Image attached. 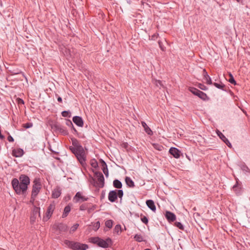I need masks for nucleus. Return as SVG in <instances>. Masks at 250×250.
<instances>
[{"instance_id":"obj_1","label":"nucleus","mask_w":250,"mask_h":250,"mask_svg":"<svg viewBox=\"0 0 250 250\" xmlns=\"http://www.w3.org/2000/svg\"><path fill=\"white\" fill-rule=\"evenodd\" d=\"M30 184V179L27 175L22 174L19 177V180L14 178L11 182L13 189L18 194H24Z\"/></svg>"},{"instance_id":"obj_2","label":"nucleus","mask_w":250,"mask_h":250,"mask_svg":"<svg viewBox=\"0 0 250 250\" xmlns=\"http://www.w3.org/2000/svg\"><path fill=\"white\" fill-rule=\"evenodd\" d=\"M73 146H70V150L75 154L78 160L82 166L85 164L86 155L83 147L80 145L77 139H71Z\"/></svg>"},{"instance_id":"obj_3","label":"nucleus","mask_w":250,"mask_h":250,"mask_svg":"<svg viewBox=\"0 0 250 250\" xmlns=\"http://www.w3.org/2000/svg\"><path fill=\"white\" fill-rule=\"evenodd\" d=\"M89 242L103 248H108L112 244V240L110 238L104 240L98 237H93L90 238Z\"/></svg>"},{"instance_id":"obj_4","label":"nucleus","mask_w":250,"mask_h":250,"mask_svg":"<svg viewBox=\"0 0 250 250\" xmlns=\"http://www.w3.org/2000/svg\"><path fill=\"white\" fill-rule=\"evenodd\" d=\"M64 243L68 248L73 250H86L88 249V245L86 244H81L79 242L71 241L65 240Z\"/></svg>"},{"instance_id":"obj_5","label":"nucleus","mask_w":250,"mask_h":250,"mask_svg":"<svg viewBox=\"0 0 250 250\" xmlns=\"http://www.w3.org/2000/svg\"><path fill=\"white\" fill-rule=\"evenodd\" d=\"M42 188V185L40 178H35L33 181L31 194L33 196H37L40 191Z\"/></svg>"},{"instance_id":"obj_6","label":"nucleus","mask_w":250,"mask_h":250,"mask_svg":"<svg viewBox=\"0 0 250 250\" xmlns=\"http://www.w3.org/2000/svg\"><path fill=\"white\" fill-rule=\"evenodd\" d=\"M189 90L194 95L197 96L201 99L206 101L208 99L207 94L195 87H189Z\"/></svg>"},{"instance_id":"obj_7","label":"nucleus","mask_w":250,"mask_h":250,"mask_svg":"<svg viewBox=\"0 0 250 250\" xmlns=\"http://www.w3.org/2000/svg\"><path fill=\"white\" fill-rule=\"evenodd\" d=\"M40 208L37 207H34L30 217V222L32 224H33L35 222L38 216L40 217Z\"/></svg>"},{"instance_id":"obj_8","label":"nucleus","mask_w":250,"mask_h":250,"mask_svg":"<svg viewBox=\"0 0 250 250\" xmlns=\"http://www.w3.org/2000/svg\"><path fill=\"white\" fill-rule=\"evenodd\" d=\"M52 128L54 130L59 131L64 135L68 134V132L66 129L62 125L59 124H55L52 125Z\"/></svg>"},{"instance_id":"obj_9","label":"nucleus","mask_w":250,"mask_h":250,"mask_svg":"<svg viewBox=\"0 0 250 250\" xmlns=\"http://www.w3.org/2000/svg\"><path fill=\"white\" fill-rule=\"evenodd\" d=\"M55 208V205L54 203L50 204L47 208L45 213V217H44L43 219L44 220L45 218H46V220L49 219L51 217Z\"/></svg>"},{"instance_id":"obj_10","label":"nucleus","mask_w":250,"mask_h":250,"mask_svg":"<svg viewBox=\"0 0 250 250\" xmlns=\"http://www.w3.org/2000/svg\"><path fill=\"white\" fill-rule=\"evenodd\" d=\"M232 189L236 195H240L241 194L242 192V186L239 183L237 178L236 179V184L233 186Z\"/></svg>"},{"instance_id":"obj_11","label":"nucleus","mask_w":250,"mask_h":250,"mask_svg":"<svg viewBox=\"0 0 250 250\" xmlns=\"http://www.w3.org/2000/svg\"><path fill=\"white\" fill-rule=\"evenodd\" d=\"M169 153L175 158H179L181 155L180 151L177 148L171 147L169 150Z\"/></svg>"},{"instance_id":"obj_12","label":"nucleus","mask_w":250,"mask_h":250,"mask_svg":"<svg viewBox=\"0 0 250 250\" xmlns=\"http://www.w3.org/2000/svg\"><path fill=\"white\" fill-rule=\"evenodd\" d=\"M108 198L111 202H115L117 199V190L110 191L108 193Z\"/></svg>"},{"instance_id":"obj_13","label":"nucleus","mask_w":250,"mask_h":250,"mask_svg":"<svg viewBox=\"0 0 250 250\" xmlns=\"http://www.w3.org/2000/svg\"><path fill=\"white\" fill-rule=\"evenodd\" d=\"M217 134L219 138L230 148L232 147L231 143L224 135L220 131L218 130Z\"/></svg>"},{"instance_id":"obj_14","label":"nucleus","mask_w":250,"mask_h":250,"mask_svg":"<svg viewBox=\"0 0 250 250\" xmlns=\"http://www.w3.org/2000/svg\"><path fill=\"white\" fill-rule=\"evenodd\" d=\"M88 198L83 196L80 192H78L74 197L73 200L76 202H79L80 200L82 201H87Z\"/></svg>"},{"instance_id":"obj_15","label":"nucleus","mask_w":250,"mask_h":250,"mask_svg":"<svg viewBox=\"0 0 250 250\" xmlns=\"http://www.w3.org/2000/svg\"><path fill=\"white\" fill-rule=\"evenodd\" d=\"M165 217L169 222H174L176 220V215L173 212L166 211Z\"/></svg>"},{"instance_id":"obj_16","label":"nucleus","mask_w":250,"mask_h":250,"mask_svg":"<svg viewBox=\"0 0 250 250\" xmlns=\"http://www.w3.org/2000/svg\"><path fill=\"white\" fill-rule=\"evenodd\" d=\"M73 122L78 126L83 127V121L81 117L76 116L73 117Z\"/></svg>"},{"instance_id":"obj_17","label":"nucleus","mask_w":250,"mask_h":250,"mask_svg":"<svg viewBox=\"0 0 250 250\" xmlns=\"http://www.w3.org/2000/svg\"><path fill=\"white\" fill-rule=\"evenodd\" d=\"M96 175L97 176V177L98 178V180L100 183L99 187L100 188H103L104 186V177L103 174L101 172H97L96 173Z\"/></svg>"},{"instance_id":"obj_18","label":"nucleus","mask_w":250,"mask_h":250,"mask_svg":"<svg viewBox=\"0 0 250 250\" xmlns=\"http://www.w3.org/2000/svg\"><path fill=\"white\" fill-rule=\"evenodd\" d=\"M100 161L101 163L102 169L104 173L105 174V175L106 177H108V170L107 166L106 163L103 159H100Z\"/></svg>"},{"instance_id":"obj_19","label":"nucleus","mask_w":250,"mask_h":250,"mask_svg":"<svg viewBox=\"0 0 250 250\" xmlns=\"http://www.w3.org/2000/svg\"><path fill=\"white\" fill-rule=\"evenodd\" d=\"M24 154V151L21 148L14 149L12 151V154L16 157H21Z\"/></svg>"},{"instance_id":"obj_20","label":"nucleus","mask_w":250,"mask_h":250,"mask_svg":"<svg viewBox=\"0 0 250 250\" xmlns=\"http://www.w3.org/2000/svg\"><path fill=\"white\" fill-rule=\"evenodd\" d=\"M61 194V189L60 187H57L53 189L52 197L53 198H58Z\"/></svg>"},{"instance_id":"obj_21","label":"nucleus","mask_w":250,"mask_h":250,"mask_svg":"<svg viewBox=\"0 0 250 250\" xmlns=\"http://www.w3.org/2000/svg\"><path fill=\"white\" fill-rule=\"evenodd\" d=\"M146 204L148 208H149L152 211L155 212L156 210V206L154 202L152 200H147L146 201Z\"/></svg>"},{"instance_id":"obj_22","label":"nucleus","mask_w":250,"mask_h":250,"mask_svg":"<svg viewBox=\"0 0 250 250\" xmlns=\"http://www.w3.org/2000/svg\"><path fill=\"white\" fill-rule=\"evenodd\" d=\"M204 75V78L205 80L206 81V83L208 84H212L211 78L209 76V75L208 74V73L207 72L206 69L203 70V73Z\"/></svg>"},{"instance_id":"obj_23","label":"nucleus","mask_w":250,"mask_h":250,"mask_svg":"<svg viewBox=\"0 0 250 250\" xmlns=\"http://www.w3.org/2000/svg\"><path fill=\"white\" fill-rule=\"evenodd\" d=\"M141 124L143 127L144 128V130L149 135H151L153 134V132L151 129L146 124L145 122H142Z\"/></svg>"},{"instance_id":"obj_24","label":"nucleus","mask_w":250,"mask_h":250,"mask_svg":"<svg viewBox=\"0 0 250 250\" xmlns=\"http://www.w3.org/2000/svg\"><path fill=\"white\" fill-rule=\"evenodd\" d=\"M126 185L130 188H133L135 186L134 182L128 177H126L125 179Z\"/></svg>"},{"instance_id":"obj_25","label":"nucleus","mask_w":250,"mask_h":250,"mask_svg":"<svg viewBox=\"0 0 250 250\" xmlns=\"http://www.w3.org/2000/svg\"><path fill=\"white\" fill-rule=\"evenodd\" d=\"M70 210H71V206L69 205L66 206L64 208V211L62 215V218L66 217L67 216L68 214L70 212Z\"/></svg>"},{"instance_id":"obj_26","label":"nucleus","mask_w":250,"mask_h":250,"mask_svg":"<svg viewBox=\"0 0 250 250\" xmlns=\"http://www.w3.org/2000/svg\"><path fill=\"white\" fill-rule=\"evenodd\" d=\"M113 185L114 188H121L122 187V184L120 181L115 179L113 181Z\"/></svg>"},{"instance_id":"obj_27","label":"nucleus","mask_w":250,"mask_h":250,"mask_svg":"<svg viewBox=\"0 0 250 250\" xmlns=\"http://www.w3.org/2000/svg\"><path fill=\"white\" fill-rule=\"evenodd\" d=\"M212 84L217 88L224 90V88L225 87V85L224 84H223L222 83H212Z\"/></svg>"},{"instance_id":"obj_28","label":"nucleus","mask_w":250,"mask_h":250,"mask_svg":"<svg viewBox=\"0 0 250 250\" xmlns=\"http://www.w3.org/2000/svg\"><path fill=\"white\" fill-rule=\"evenodd\" d=\"M134 239L139 242H141L144 241L143 237L141 234H136L134 237Z\"/></svg>"},{"instance_id":"obj_29","label":"nucleus","mask_w":250,"mask_h":250,"mask_svg":"<svg viewBox=\"0 0 250 250\" xmlns=\"http://www.w3.org/2000/svg\"><path fill=\"white\" fill-rule=\"evenodd\" d=\"M90 205V204L89 203L83 204L80 207V210H87L88 206Z\"/></svg>"},{"instance_id":"obj_30","label":"nucleus","mask_w":250,"mask_h":250,"mask_svg":"<svg viewBox=\"0 0 250 250\" xmlns=\"http://www.w3.org/2000/svg\"><path fill=\"white\" fill-rule=\"evenodd\" d=\"M105 225L108 229H111L112 227L113 221L111 220H108L105 221Z\"/></svg>"},{"instance_id":"obj_31","label":"nucleus","mask_w":250,"mask_h":250,"mask_svg":"<svg viewBox=\"0 0 250 250\" xmlns=\"http://www.w3.org/2000/svg\"><path fill=\"white\" fill-rule=\"evenodd\" d=\"M229 82L232 83V84H233L234 85H236V83L232 76V75L230 73L229 74Z\"/></svg>"},{"instance_id":"obj_32","label":"nucleus","mask_w":250,"mask_h":250,"mask_svg":"<svg viewBox=\"0 0 250 250\" xmlns=\"http://www.w3.org/2000/svg\"><path fill=\"white\" fill-rule=\"evenodd\" d=\"M58 228L60 231H66L67 229V227L66 225H63V224H60L58 226Z\"/></svg>"},{"instance_id":"obj_33","label":"nucleus","mask_w":250,"mask_h":250,"mask_svg":"<svg viewBox=\"0 0 250 250\" xmlns=\"http://www.w3.org/2000/svg\"><path fill=\"white\" fill-rule=\"evenodd\" d=\"M175 226L182 230H184V227L181 223L179 222H176L175 223Z\"/></svg>"},{"instance_id":"obj_34","label":"nucleus","mask_w":250,"mask_h":250,"mask_svg":"<svg viewBox=\"0 0 250 250\" xmlns=\"http://www.w3.org/2000/svg\"><path fill=\"white\" fill-rule=\"evenodd\" d=\"M90 165L94 168H96L98 166V163L95 159H92L91 160Z\"/></svg>"},{"instance_id":"obj_35","label":"nucleus","mask_w":250,"mask_h":250,"mask_svg":"<svg viewBox=\"0 0 250 250\" xmlns=\"http://www.w3.org/2000/svg\"><path fill=\"white\" fill-rule=\"evenodd\" d=\"M141 220L142 222L146 225H147L148 223V218L146 216H142L141 215Z\"/></svg>"},{"instance_id":"obj_36","label":"nucleus","mask_w":250,"mask_h":250,"mask_svg":"<svg viewBox=\"0 0 250 250\" xmlns=\"http://www.w3.org/2000/svg\"><path fill=\"white\" fill-rule=\"evenodd\" d=\"M117 197H119L120 198L122 199L124 195V192L122 189L117 190Z\"/></svg>"},{"instance_id":"obj_37","label":"nucleus","mask_w":250,"mask_h":250,"mask_svg":"<svg viewBox=\"0 0 250 250\" xmlns=\"http://www.w3.org/2000/svg\"><path fill=\"white\" fill-rule=\"evenodd\" d=\"M100 227V223L99 221H98L96 223H95L93 225V229H94L95 231L98 230L99 228Z\"/></svg>"},{"instance_id":"obj_38","label":"nucleus","mask_w":250,"mask_h":250,"mask_svg":"<svg viewBox=\"0 0 250 250\" xmlns=\"http://www.w3.org/2000/svg\"><path fill=\"white\" fill-rule=\"evenodd\" d=\"M79 227L78 224H74L70 229V232H73L77 229L78 227Z\"/></svg>"},{"instance_id":"obj_39","label":"nucleus","mask_w":250,"mask_h":250,"mask_svg":"<svg viewBox=\"0 0 250 250\" xmlns=\"http://www.w3.org/2000/svg\"><path fill=\"white\" fill-rule=\"evenodd\" d=\"M22 126L25 128H29L33 126V124L32 123H27L23 124Z\"/></svg>"},{"instance_id":"obj_40","label":"nucleus","mask_w":250,"mask_h":250,"mask_svg":"<svg viewBox=\"0 0 250 250\" xmlns=\"http://www.w3.org/2000/svg\"><path fill=\"white\" fill-rule=\"evenodd\" d=\"M241 169L242 170H243V171H245L246 172H249L250 171V169L249 168V167L245 164L243 165L242 166H241Z\"/></svg>"},{"instance_id":"obj_41","label":"nucleus","mask_w":250,"mask_h":250,"mask_svg":"<svg viewBox=\"0 0 250 250\" xmlns=\"http://www.w3.org/2000/svg\"><path fill=\"white\" fill-rule=\"evenodd\" d=\"M69 114L70 112L68 111H63L62 112V115L64 117H69Z\"/></svg>"},{"instance_id":"obj_42","label":"nucleus","mask_w":250,"mask_h":250,"mask_svg":"<svg viewBox=\"0 0 250 250\" xmlns=\"http://www.w3.org/2000/svg\"><path fill=\"white\" fill-rule=\"evenodd\" d=\"M198 87L203 90H206L208 89V88L206 86L201 83L199 84Z\"/></svg>"},{"instance_id":"obj_43","label":"nucleus","mask_w":250,"mask_h":250,"mask_svg":"<svg viewBox=\"0 0 250 250\" xmlns=\"http://www.w3.org/2000/svg\"><path fill=\"white\" fill-rule=\"evenodd\" d=\"M65 124L68 126H69L70 128L71 127H73V124L72 123V122L69 120H66V122H65Z\"/></svg>"},{"instance_id":"obj_44","label":"nucleus","mask_w":250,"mask_h":250,"mask_svg":"<svg viewBox=\"0 0 250 250\" xmlns=\"http://www.w3.org/2000/svg\"><path fill=\"white\" fill-rule=\"evenodd\" d=\"M36 197H37V196H33V194H31V199H30V203L32 205H34V201H35V200L36 199Z\"/></svg>"},{"instance_id":"obj_45","label":"nucleus","mask_w":250,"mask_h":250,"mask_svg":"<svg viewBox=\"0 0 250 250\" xmlns=\"http://www.w3.org/2000/svg\"><path fill=\"white\" fill-rule=\"evenodd\" d=\"M158 36H159L158 33H156L151 36V40L155 41L158 38Z\"/></svg>"},{"instance_id":"obj_46","label":"nucleus","mask_w":250,"mask_h":250,"mask_svg":"<svg viewBox=\"0 0 250 250\" xmlns=\"http://www.w3.org/2000/svg\"><path fill=\"white\" fill-rule=\"evenodd\" d=\"M158 44H159V46L160 48H161V49L162 51H164L165 49V47L163 45L162 42L161 41H158Z\"/></svg>"},{"instance_id":"obj_47","label":"nucleus","mask_w":250,"mask_h":250,"mask_svg":"<svg viewBox=\"0 0 250 250\" xmlns=\"http://www.w3.org/2000/svg\"><path fill=\"white\" fill-rule=\"evenodd\" d=\"M95 208L94 206H92V207H90V206H89L87 210L88 213H90L92 210H94Z\"/></svg>"},{"instance_id":"obj_48","label":"nucleus","mask_w":250,"mask_h":250,"mask_svg":"<svg viewBox=\"0 0 250 250\" xmlns=\"http://www.w3.org/2000/svg\"><path fill=\"white\" fill-rule=\"evenodd\" d=\"M155 84L157 86H163L162 82L160 80H156Z\"/></svg>"},{"instance_id":"obj_49","label":"nucleus","mask_w":250,"mask_h":250,"mask_svg":"<svg viewBox=\"0 0 250 250\" xmlns=\"http://www.w3.org/2000/svg\"><path fill=\"white\" fill-rule=\"evenodd\" d=\"M154 147L156 149L160 150V151L162 150V148H163V146H160L159 145L154 144Z\"/></svg>"},{"instance_id":"obj_50","label":"nucleus","mask_w":250,"mask_h":250,"mask_svg":"<svg viewBox=\"0 0 250 250\" xmlns=\"http://www.w3.org/2000/svg\"><path fill=\"white\" fill-rule=\"evenodd\" d=\"M71 129L72 130V132L74 134H78V131L75 129V128L74 127V125H73V127H71Z\"/></svg>"},{"instance_id":"obj_51","label":"nucleus","mask_w":250,"mask_h":250,"mask_svg":"<svg viewBox=\"0 0 250 250\" xmlns=\"http://www.w3.org/2000/svg\"><path fill=\"white\" fill-rule=\"evenodd\" d=\"M7 140H8V141L9 142H14V139H13V138L11 136H10V135H9V136L8 137V138H7Z\"/></svg>"},{"instance_id":"obj_52","label":"nucleus","mask_w":250,"mask_h":250,"mask_svg":"<svg viewBox=\"0 0 250 250\" xmlns=\"http://www.w3.org/2000/svg\"><path fill=\"white\" fill-rule=\"evenodd\" d=\"M121 226H120V225H116V226H115V229L116 230H117V231H119V230L121 229Z\"/></svg>"},{"instance_id":"obj_53","label":"nucleus","mask_w":250,"mask_h":250,"mask_svg":"<svg viewBox=\"0 0 250 250\" xmlns=\"http://www.w3.org/2000/svg\"><path fill=\"white\" fill-rule=\"evenodd\" d=\"M57 100L59 102L62 103V99L61 97H58Z\"/></svg>"},{"instance_id":"obj_54","label":"nucleus","mask_w":250,"mask_h":250,"mask_svg":"<svg viewBox=\"0 0 250 250\" xmlns=\"http://www.w3.org/2000/svg\"><path fill=\"white\" fill-rule=\"evenodd\" d=\"M19 104L21 103V104H24V102H23V101L22 99H19Z\"/></svg>"},{"instance_id":"obj_55","label":"nucleus","mask_w":250,"mask_h":250,"mask_svg":"<svg viewBox=\"0 0 250 250\" xmlns=\"http://www.w3.org/2000/svg\"><path fill=\"white\" fill-rule=\"evenodd\" d=\"M145 250H151L150 249H145Z\"/></svg>"}]
</instances>
